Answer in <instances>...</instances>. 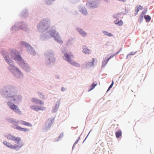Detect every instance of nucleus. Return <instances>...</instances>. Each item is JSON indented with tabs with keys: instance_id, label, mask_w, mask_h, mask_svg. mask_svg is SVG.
<instances>
[{
	"instance_id": "58836bf2",
	"label": "nucleus",
	"mask_w": 154,
	"mask_h": 154,
	"mask_svg": "<svg viewBox=\"0 0 154 154\" xmlns=\"http://www.w3.org/2000/svg\"><path fill=\"white\" fill-rule=\"evenodd\" d=\"M23 27H24V28H25V26H25V25H23Z\"/></svg>"
},
{
	"instance_id": "2eb2a0df",
	"label": "nucleus",
	"mask_w": 154,
	"mask_h": 154,
	"mask_svg": "<svg viewBox=\"0 0 154 154\" xmlns=\"http://www.w3.org/2000/svg\"><path fill=\"white\" fill-rule=\"evenodd\" d=\"M16 128L20 131H22L24 132H27L29 131V130L26 128H22L20 126H17Z\"/></svg>"
},
{
	"instance_id": "20e7f679",
	"label": "nucleus",
	"mask_w": 154,
	"mask_h": 154,
	"mask_svg": "<svg viewBox=\"0 0 154 154\" xmlns=\"http://www.w3.org/2000/svg\"><path fill=\"white\" fill-rule=\"evenodd\" d=\"M3 143L6 146L9 148L16 150H19L22 146V145H12L11 143L6 141H4Z\"/></svg>"
},
{
	"instance_id": "473e14b6",
	"label": "nucleus",
	"mask_w": 154,
	"mask_h": 154,
	"mask_svg": "<svg viewBox=\"0 0 154 154\" xmlns=\"http://www.w3.org/2000/svg\"><path fill=\"white\" fill-rule=\"evenodd\" d=\"M16 27L15 26H14L11 29H12V30H15L16 29Z\"/></svg>"
},
{
	"instance_id": "39448f33",
	"label": "nucleus",
	"mask_w": 154,
	"mask_h": 154,
	"mask_svg": "<svg viewBox=\"0 0 154 154\" xmlns=\"http://www.w3.org/2000/svg\"><path fill=\"white\" fill-rule=\"evenodd\" d=\"M8 105L9 108L15 112L19 114L21 113V111L16 105L9 102L8 103Z\"/></svg>"
},
{
	"instance_id": "aec40b11",
	"label": "nucleus",
	"mask_w": 154,
	"mask_h": 154,
	"mask_svg": "<svg viewBox=\"0 0 154 154\" xmlns=\"http://www.w3.org/2000/svg\"><path fill=\"white\" fill-rule=\"evenodd\" d=\"M122 132L120 130H119L116 133V137L117 138H119L122 136Z\"/></svg>"
},
{
	"instance_id": "f704fd0d",
	"label": "nucleus",
	"mask_w": 154,
	"mask_h": 154,
	"mask_svg": "<svg viewBox=\"0 0 154 154\" xmlns=\"http://www.w3.org/2000/svg\"><path fill=\"white\" fill-rule=\"evenodd\" d=\"M107 35H108L109 36H113V35L111 33H108Z\"/></svg>"
},
{
	"instance_id": "1a4fd4ad",
	"label": "nucleus",
	"mask_w": 154,
	"mask_h": 154,
	"mask_svg": "<svg viewBox=\"0 0 154 154\" xmlns=\"http://www.w3.org/2000/svg\"><path fill=\"white\" fill-rule=\"evenodd\" d=\"M8 97H11L12 99L14 101H16L17 102L20 101L21 100L22 98L21 97L20 95H14V96H8Z\"/></svg>"
},
{
	"instance_id": "bb28decb",
	"label": "nucleus",
	"mask_w": 154,
	"mask_h": 154,
	"mask_svg": "<svg viewBox=\"0 0 154 154\" xmlns=\"http://www.w3.org/2000/svg\"><path fill=\"white\" fill-rule=\"evenodd\" d=\"M90 7L92 8H95L96 7V6L95 5H94V2H93V3H91Z\"/></svg>"
},
{
	"instance_id": "7ed1b4c3",
	"label": "nucleus",
	"mask_w": 154,
	"mask_h": 154,
	"mask_svg": "<svg viewBox=\"0 0 154 154\" xmlns=\"http://www.w3.org/2000/svg\"><path fill=\"white\" fill-rule=\"evenodd\" d=\"M64 56L66 58V59H64L70 63L71 64L77 67H80V65L79 64L76 63L74 61L72 60H71V57H73V56L72 55H71L70 56L68 54L66 53L64 54Z\"/></svg>"
},
{
	"instance_id": "9b49d317",
	"label": "nucleus",
	"mask_w": 154,
	"mask_h": 154,
	"mask_svg": "<svg viewBox=\"0 0 154 154\" xmlns=\"http://www.w3.org/2000/svg\"><path fill=\"white\" fill-rule=\"evenodd\" d=\"M23 43L25 46V47L27 48V51L28 52L29 51L30 52V51H33V49L32 48L31 46L30 45H29L28 43L23 42Z\"/></svg>"
},
{
	"instance_id": "c85d7f7f",
	"label": "nucleus",
	"mask_w": 154,
	"mask_h": 154,
	"mask_svg": "<svg viewBox=\"0 0 154 154\" xmlns=\"http://www.w3.org/2000/svg\"><path fill=\"white\" fill-rule=\"evenodd\" d=\"M136 52H132L130 53L129 54H128L127 56V57H128V56H129L130 55H133Z\"/></svg>"
},
{
	"instance_id": "412c9836",
	"label": "nucleus",
	"mask_w": 154,
	"mask_h": 154,
	"mask_svg": "<svg viewBox=\"0 0 154 154\" xmlns=\"http://www.w3.org/2000/svg\"><path fill=\"white\" fill-rule=\"evenodd\" d=\"M97 85V83H96V84H95L94 82L90 86V88L88 90V91H90L94 89L95 87Z\"/></svg>"
},
{
	"instance_id": "423d86ee",
	"label": "nucleus",
	"mask_w": 154,
	"mask_h": 154,
	"mask_svg": "<svg viewBox=\"0 0 154 154\" xmlns=\"http://www.w3.org/2000/svg\"><path fill=\"white\" fill-rule=\"evenodd\" d=\"M30 107L31 109L36 111H38L39 110H44L46 109V108L45 107L38 106L36 105H31Z\"/></svg>"
},
{
	"instance_id": "f03ea898",
	"label": "nucleus",
	"mask_w": 154,
	"mask_h": 154,
	"mask_svg": "<svg viewBox=\"0 0 154 154\" xmlns=\"http://www.w3.org/2000/svg\"><path fill=\"white\" fill-rule=\"evenodd\" d=\"M5 60L7 63L10 65L8 67V69L12 72H14L15 71L19 72L18 69L14 65H12L11 64L13 63L12 60L10 59H8L7 57L5 56Z\"/></svg>"
},
{
	"instance_id": "a19ab883",
	"label": "nucleus",
	"mask_w": 154,
	"mask_h": 154,
	"mask_svg": "<svg viewBox=\"0 0 154 154\" xmlns=\"http://www.w3.org/2000/svg\"><path fill=\"white\" fill-rule=\"evenodd\" d=\"M61 136H62V135L61 134L60 135V137H61Z\"/></svg>"
},
{
	"instance_id": "ea45409f",
	"label": "nucleus",
	"mask_w": 154,
	"mask_h": 154,
	"mask_svg": "<svg viewBox=\"0 0 154 154\" xmlns=\"http://www.w3.org/2000/svg\"><path fill=\"white\" fill-rule=\"evenodd\" d=\"M61 136H62V135L61 134L60 135V137H61Z\"/></svg>"
},
{
	"instance_id": "72a5a7b5",
	"label": "nucleus",
	"mask_w": 154,
	"mask_h": 154,
	"mask_svg": "<svg viewBox=\"0 0 154 154\" xmlns=\"http://www.w3.org/2000/svg\"><path fill=\"white\" fill-rule=\"evenodd\" d=\"M61 91H64L66 90V89L65 88L62 87L61 89Z\"/></svg>"
},
{
	"instance_id": "dca6fc26",
	"label": "nucleus",
	"mask_w": 154,
	"mask_h": 154,
	"mask_svg": "<svg viewBox=\"0 0 154 154\" xmlns=\"http://www.w3.org/2000/svg\"><path fill=\"white\" fill-rule=\"evenodd\" d=\"M143 9V7L140 5L137 6L135 8V15L137 14L139 11L142 10Z\"/></svg>"
},
{
	"instance_id": "a18cd8bd",
	"label": "nucleus",
	"mask_w": 154,
	"mask_h": 154,
	"mask_svg": "<svg viewBox=\"0 0 154 154\" xmlns=\"http://www.w3.org/2000/svg\"><path fill=\"white\" fill-rule=\"evenodd\" d=\"M49 125V127H50V126H51V125Z\"/></svg>"
},
{
	"instance_id": "c9c22d12",
	"label": "nucleus",
	"mask_w": 154,
	"mask_h": 154,
	"mask_svg": "<svg viewBox=\"0 0 154 154\" xmlns=\"http://www.w3.org/2000/svg\"><path fill=\"white\" fill-rule=\"evenodd\" d=\"M79 139L75 141V143H74V145L78 143L79 142Z\"/></svg>"
},
{
	"instance_id": "7c9ffc66",
	"label": "nucleus",
	"mask_w": 154,
	"mask_h": 154,
	"mask_svg": "<svg viewBox=\"0 0 154 154\" xmlns=\"http://www.w3.org/2000/svg\"><path fill=\"white\" fill-rule=\"evenodd\" d=\"M103 33L105 35H108V32H107L106 31H104L103 32Z\"/></svg>"
},
{
	"instance_id": "393cba45",
	"label": "nucleus",
	"mask_w": 154,
	"mask_h": 154,
	"mask_svg": "<svg viewBox=\"0 0 154 154\" xmlns=\"http://www.w3.org/2000/svg\"><path fill=\"white\" fill-rule=\"evenodd\" d=\"M82 13L85 15H86L87 14V12L86 9H82L81 11Z\"/></svg>"
},
{
	"instance_id": "6ab92c4d",
	"label": "nucleus",
	"mask_w": 154,
	"mask_h": 154,
	"mask_svg": "<svg viewBox=\"0 0 154 154\" xmlns=\"http://www.w3.org/2000/svg\"><path fill=\"white\" fill-rule=\"evenodd\" d=\"M92 62H88L87 63V66L88 67H90L91 66H94V58L92 59Z\"/></svg>"
},
{
	"instance_id": "4468645a",
	"label": "nucleus",
	"mask_w": 154,
	"mask_h": 154,
	"mask_svg": "<svg viewBox=\"0 0 154 154\" xmlns=\"http://www.w3.org/2000/svg\"><path fill=\"white\" fill-rule=\"evenodd\" d=\"M77 30L78 32L82 36H85L86 35V33L80 28H77Z\"/></svg>"
},
{
	"instance_id": "a211bd4d",
	"label": "nucleus",
	"mask_w": 154,
	"mask_h": 154,
	"mask_svg": "<svg viewBox=\"0 0 154 154\" xmlns=\"http://www.w3.org/2000/svg\"><path fill=\"white\" fill-rule=\"evenodd\" d=\"M114 23L115 24L119 26H122L123 23V22L122 20L119 21L116 20L114 21Z\"/></svg>"
},
{
	"instance_id": "9d476101",
	"label": "nucleus",
	"mask_w": 154,
	"mask_h": 154,
	"mask_svg": "<svg viewBox=\"0 0 154 154\" xmlns=\"http://www.w3.org/2000/svg\"><path fill=\"white\" fill-rule=\"evenodd\" d=\"M48 22L47 21H42V22H41L39 24L38 26V28L39 29L40 28H42V29H44L43 28V27H45V24H46L45 26H48Z\"/></svg>"
},
{
	"instance_id": "0eeeda50",
	"label": "nucleus",
	"mask_w": 154,
	"mask_h": 154,
	"mask_svg": "<svg viewBox=\"0 0 154 154\" xmlns=\"http://www.w3.org/2000/svg\"><path fill=\"white\" fill-rule=\"evenodd\" d=\"M7 137V139L9 140L17 142V144L19 145L18 143L21 140V138L20 137H17L11 134L8 135Z\"/></svg>"
},
{
	"instance_id": "f8f14e48",
	"label": "nucleus",
	"mask_w": 154,
	"mask_h": 154,
	"mask_svg": "<svg viewBox=\"0 0 154 154\" xmlns=\"http://www.w3.org/2000/svg\"><path fill=\"white\" fill-rule=\"evenodd\" d=\"M51 35L52 37H54L55 38H57L58 37V33L55 30L51 31Z\"/></svg>"
},
{
	"instance_id": "5701e85b",
	"label": "nucleus",
	"mask_w": 154,
	"mask_h": 154,
	"mask_svg": "<svg viewBox=\"0 0 154 154\" xmlns=\"http://www.w3.org/2000/svg\"><path fill=\"white\" fill-rule=\"evenodd\" d=\"M38 95L39 97L43 99H45V95L42 92H38Z\"/></svg>"
},
{
	"instance_id": "cd10ccee",
	"label": "nucleus",
	"mask_w": 154,
	"mask_h": 154,
	"mask_svg": "<svg viewBox=\"0 0 154 154\" xmlns=\"http://www.w3.org/2000/svg\"><path fill=\"white\" fill-rule=\"evenodd\" d=\"M113 83H114V82H113V81H112V84H111V85H110L107 91H109V89H110V88H111L113 85Z\"/></svg>"
},
{
	"instance_id": "f257e3e1",
	"label": "nucleus",
	"mask_w": 154,
	"mask_h": 154,
	"mask_svg": "<svg viewBox=\"0 0 154 154\" xmlns=\"http://www.w3.org/2000/svg\"><path fill=\"white\" fill-rule=\"evenodd\" d=\"M10 55L12 59L18 61H20L21 62V63H23L24 60L19 55V52L15 50L14 49L11 51Z\"/></svg>"
},
{
	"instance_id": "f3484780",
	"label": "nucleus",
	"mask_w": 154,
	"mask_h": 154,
	"mask_svg": "<svg viewBox=\"0 0 154 154\" xmlns=\"http://www.w3.org/2000/svg\"><path fill=\"white\" fill-rule=\"evenodd\" d=\"M83 51L86 54H89L91 52L85 46H84L83 47Z\"/></svg>"
},
{
	"instance_id": "b1692460",
	"label": "nucleus",
	"mask_w": 154,
	"mask_h": 154,
	"mask_svg": "<svg viewBox=\"0 0 154 154\" xmlns=\"http://www.w3.org/2000/svg\"><path fill=\"white\" fill-rule=\"evenodd\" d=\"M122 48H120L119 50V51L117 52L113 56H110L109 58L107 59V61H109L111 58H112L115 55H116L118 54L122 51Z\"/></svg>"
},
{
	"instance_id": "e433bc0d",
	"label": "nucleus",
	"mask_w": 154,
	"mask_h": 154,
	"mask_svg": "<svg viewBox=\"0 0 154 154\" xmlns=\"http://www.w3.org/2000/svg\"><path fill=\"white\" fill-rule=\"evenodd\" d=\"M143 16H140V20H142L143 19Z\"/></svg>"
},
{
	"instance_id": "ddd939ff",
	"label": "nucleus",
	"mask_w": 154,
	"mask_h": 154,
	"mask_svg": "<svg viewBox=\"0 0 154 154\" xmlns=\"http://www.w3.org/2000/svg\"><path fill=\"white\" fill-rule=\"evenodd\" d=\"M20 122V124L21 125H25V126H29V127H32V125L29 122H26L23 121V120H21Z\"/></svg>"
},
{
	"instance_id": "4be33fe9",
	"label": "nucleus",
	"mask_w": 154,
	"mask_h": 154,
	"mask_svg": "<svg viewBox=\"0 0 154 154\" xmlns=\"http://www.w3.org/2000/svg\"><path fill=\"white\" fill-rule=\"evenodd\" d=\"M144 18L146 20V22H149L150 21L151 18L148 15H145L144 16Z\"/></svg>"
},
{
	"instance_id": "4c0bfd02",
	"label": "nucleus",
	"mask_w": 154,
	"mask_h": 154,
	"mask_svg": "<svg viewBox=\"0 0 154 154\" xmlns=\"http://www.w3.org/2000/svg\"><path fill=\"white\" fill-rule=\"evenodd\" d=\"M13 89H10V91H9V92L10 93H11V92H12V90H13Z\"/></svg>"
},
{
	"instance_id": "37998d69",
	"label": "nucleus",
	"mask_w": 154,
	"mask_h": 154,
	"mask_svg": "<svg viewBox=\"0 0 154 154\" xmlns=\"http://www.w3.org/2000/svg\"><path fill=\"white\" fill-rule=\"evenodd\" d=\"M17 29H18V28H17V27H16V29H15L16 30H17Z\"/></svg>"
},
{
	"instance_id": "c03bdc74",
	"label": "nucleus",
	"mask_w": 154,
	"mask_h": 154,
	"mask_svg": "<svg viewBox=\"0 0 154 154\" xmlns=\"http://www.w3.org/2000/svg\"><path fill=\"white\" fill-rule=\"evenodd\" d=\"M51 123H52V120H51Z\"/></svg>"
},
{
	"instance_id": "c756f323",
	"label": "nucleus",
	"mask_w": 154,
	"mask_h": 154,
	"mask_svg": "<svg viewBox=\"0 0 154 154\" xmlns=\"http://www.w3.org/2000/svg\"><path fill=\"white\" fill-rule=\"evenodd\" d=\"M56 40L57 42L58 43L60 44H62V42L61 41H60V39H56Z\"/></svg>"
},
{
	"instance_id": "a878e982",
	"label": "nucleus",
	"mask_w": 154,
	"mask_h": 154,
	"mask_svg": "<svg viewBox=\"0 0 154 154\" xmlns=\"http://www.w3.org/2000/svg\"><path fill=\"white\" fill-rule=\"evenodd\" d=\"M108 61H107V60H105L103 61L102 63V66H104L107 64Z\"/></svg>"
},
{
	"instance_id": "2f4dec72",
	"label": "nucleus",
	"mask_w": 154,
	"mask_h": 154,
	"mask_svg": "<svg viewBox=\"0 0 154 154\" xmlns=\"http://www.w3.org/2000/svg\"><path fill=\"white\" fill-rule=\"evenodd\" d=\"M7 54H8L7 55H3V56H4V58H5V57L6 56L7 57L8 59H10L9 58V56H8V53H7Z\"/></svg>"
},
{
	"instance_id": "79ce46f5",
	"label": "nucleus",
	"mask_w": 154,
	"mask_h": 154,
	"mask_svg": "<svg viewBox=\"0 0 154 154\" xmlns=\"http://www.w3.org/2000/svg\"><path fill=\"white\" fill-rule=\"evenodd\" d=\"M20 28L22 29H24V28H23V27H20Z\"/></svg>"
},
{
	"instance_id": "6e6552de",
	"label": "nucleus",
	"mask_w": 154,
	"mask_h": 154,
	"mask_svg": "<svg viewBox=\"0 0 154 154\" xmlns=\"http://www.w3.org/2000/svg\"><path fill=\"white\" fill-rule=\"evenodd\" d=\"M31 101L36 104H39L40 105H43L44 103L43 102L39 99H37L35 97H33L31 100Z\"/></svg>"
}]
</instances>
